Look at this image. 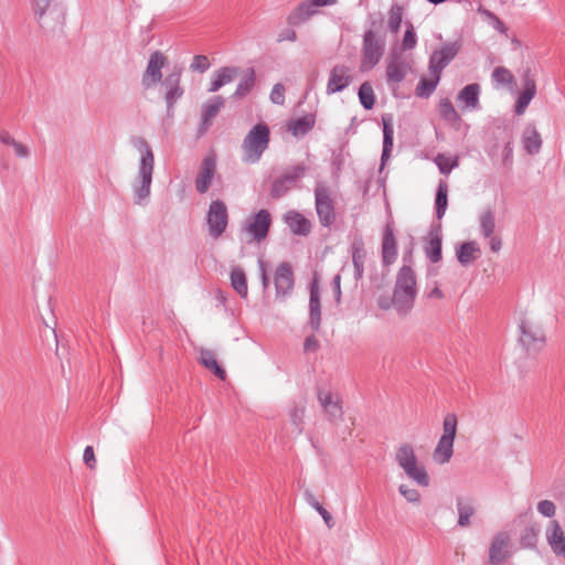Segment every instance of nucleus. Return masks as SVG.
Wrapping results in <instances>:
<instances>
[{
    "mask_svg": "<svg viewBox=\"0 0 565 565\" xmlns=\"http://www.w3.org/2000/svg\"><path fill=\"white\" fill-rule=\"evenodd\" d=\"M501 164L504 168H510L513 163V147L511 142H507L501 153Z\"/></svg>",
    "mask_w": 565,
    "mask_h": 565,
    "instance_id": "680f3d73",
    "label": "nucleus"
},
{
    "mask_svg": "<svg viewBox=\"0 0 565 565\" xmlns=\"http://www.w3.org/2000/svg\"><path fill=\"white\" fill-rule=\"evenodd\" d=\"M456 508L458 513L457 524L459 527H468L471 525V518L476 513V507L471 498L458 497L456 499Z\"/></svg>",
    "mask_w": 565,
    "mask_h": 565,
    "instance_id": "393cba45",
    "label": "nucleus"
},
{
    "mask_svg": "<svg viewBox=\"0 0 565 565\" xmlns=\"http://www.w3.org/2000/svg\"><path fill=\"white\" fill-rule=\"evenodd\" d=\"M181 73L174 72L168 75L162 82L164 87V99L168 108L173 107L175 102L183 95V89L180 86Z\"/></svg>",
    "mask_w": 565,
    "mask_h": 565,
    "instance_id": "4be33fe9",
    "label": "nucleus"
},
{
    "mask_svg": "<svg viewBox=\"0 0 565 565\" xmlns=\"http://www.w3.org/2000/svg\"><path fill=\"white\" fill-rule=\"evenodd\" d=\"M0 141L6 146L12 147L14 154L18 158H28L30 154L29 148L20 141L15 140L7 130L0 131Z\"/></svg>",
    "mask_w": 565,
    "mask_h": 565,
    "instance_id": "58836bf2",
    "label": "nucleus"
},
{
    "mask_svg": "<svg viewBox=\"0 0 565 565\" xmlns=\"http://www.w3.org/2000/svg\"><path fill=\"white\" fill-rule=\"evenodd\" d=\"M307 502L322 516L329 529L333 527L334 522L332 515L318 502L313 494L306 492Z\"/></svg>",
    "mask_w": 565,
    "mask_h": 565,
    "instance_id": "49530a36",
    "label": "nucleus"
},
{
    "mask_svg": "<svg viewBox=\"0 0 565 565\" xmlns=\"http://www.w3.org/2000/svg\"><path fill=\"white\" fill-rule=\"evenodd\" d=\"M522 143L527 153H537L542 147V139L539 131L534 127L527 126L523 131Z\"/></svg>",
    "mask_w": 565,
    "mask_h": 565,
    "instance_id": "473e14b6",
    "label": "nucleus"
},
{
    "mask_svg": "<svg viewBox=\"0 0 565 565\" xmlns=\"http://www.w3.org/2000/svg\"><path fill=\"white\" fill-rule=\"evenodd\" d=\"M411 71V65L399 54H392L387 58L386 79L390 84H399Z\"/></svg>",
    "mask_w": 565,
    "mask_h": 565,
    "instance_id": "2eb2a0df",
    "label": "nucleus"
},
{
    "mask_svg": "<svg viewBox=\"0 0 565 565\" xmlns=\"http://www.w3.org/2000/svg\"><path fill=\"white\" fill-rule=\"evenodd\" d=\"M224 103L225 100L222 96H214L202 106L201 134H204L209 129L213 118L218 114Z\"/></svg>",
    "mask_w": 565,
    "mask_h": 565,
    "instance_id": "5701e85b",
    "label": "nucleus"
},
{
    "mask_svg": "<svg viewBox=\"0 0 565 565\" xmlns=\"http://www.w3.org/2000/svg\"><path fill=\"white\" fill-rule=\"evenodd\" d=\"M275 287L278 297H285L292 290L294 275L288 263H281L276 269Z\"/></svg>",
    "mask_w": 565,
    "mask_h": 565,
    "instance_id": "aec40b11",
    "label": "nucleus"
},
{
    "mask_svg": "<svg viewBox=\"0 0 565 565\" xmlns=\"http://www.w3.org/2000/svg\"><path fill=\"white\" fill-rule=\"evenodd\" d=\"M448 185L445 181H440L438 184L437 193H436V214L437 218H441L445 215L447 205H448Z\"/></svg>",
    "mask_w": 565,
    "mask_h": 565,
    "instance_id": "ea45409f",
    "label": "nucleus"
},
{
    "mask_svg": "<svg viewBox=\"0 0 565 565\" xmlns=\"http://www.w3.org/2000/svg\"><path fill=\"white\" fill-rule=\"evenodd\" d=\"M190 67L192 71L204 73L210 67V62L205 55H195Z\"/></svg>",
    "mask_w": 565,
    "mask_h": 565,
    "instance_id": "13d9d810",
    "label": "nucleus"
},
{
    "mask_svg": "<svg viewBox=\"0 0 565 565\" xmlns=\"http://www.w3.org/2000/svg\"><path fill=\"white\" fill-rule=\"evenodd\" d=\"M399 493L408 501V502H412V503H418L419 502V499H420V494L419 492L416 490V489H413V488H409L408 486L406 484H401L399 488Z\"/></svg>",
    "mask_w": 565,
    "mask_h": 565,
    "instance_id": "4d7b16f0",
    "label": "nucleus"
},
{
    "mask_svg": "<svg viewBox=\"0 0 565 565\" xmlns=\"http://www.w3.org/2000/svg\"><path fill=\"white\" fill-rule=\"evenodd\" d=\"M315 207L321 226L330 227L337 220L332 192L324 183L315 188Z\"/></svg>",
    "mask_w": 565,
    "mask_h": 565,
    "instance_id": "6e6552de",
    "label": "nucleus"
},
{
    "mask_svg": "<svg viewBox=\"0 0 565 565\" xmlns=\"http://www.w3.org/2000/svg\"><path fill=\"white\" fill-rule=\"evenodd\" d=\"M435 162L439 169V171L443 173V174H449L451 172V170L456 167H458L459 164V161H458V158L455 157V158H451L449 156H446V154H438L436 158H435Z\"/></svg>",
    "mask_w": 565,
    "mask_h": 565,
    "instance_id": "3c124183",
    "label": "nucleus"
},
{
    "mask_svg": "<svg viewBox=\"0 0 565 565\" xmlns=\"http://www.w3.org/2000/svg\"><path fill=\"white\" fill-rule=\"evenodd\" d=\"M395 460L405 475L417 484L423 487H427L429 484L428 473L424 465L419 462L414 447L411 444L405 443L397 447Z\"/></svg>",
    "mask_w": 565,
    "mask_h": 565,
    "instance_id": "20e7f679",
    "label": "nucleus"
},
{
    "mask_svg": "<svg viewBox=\"0 0 565 565\" xmlns=\"http://www.w3.org/2000/svg\"><path fill=\"white\" fill-rule=\"evenodd\" d=\"M417 295L416 276L409 266H403L396 277L393 306L401 315H406L414 306Z\"/></svg>",
    "mask_w": 565,
    "mask_h": 565,
    "instance_id": "f03ea898",
    "label": "nucleus"
},
{
    "mask_svg": "<svg viewBox=\"0 0 565 565\" xmlns=\"http://www.w3.org/2000/svg\"><path fill=\"white\" fill-rule=\"evenodd\" d=\"M231 286L232 288L242 297L247 298L248 287L247 279L244 270L241 267L232 268L231 275Z\"/></svg>",
    "mask_w": 565,
    "mask_h": 565,
    "instance_id": "c9c22d12",
    "label": "nucleus"
},
{
    "mask_svg": "<svg viewBox=\"0 0 565 565\" xmlns=\"http://www.w3.org/2000/svg\"><path fill=\"white\" fill-rule=\"evenodd\" d=\"M352 82L350 68L345 65H335L331 71L327 84V94H335L347 88Z\"/></svg>",
    "mask_w": 565,
    "mask_h": 565,
    "instance_id": "dca6fc26",
    "label": "nucleus"
},
{
    "mask_svg": "<svg viewBox=\"0 0 565 565\" xmlns=\"http://www.w3.org/2000/svg\"><path fill=\"white\" fill-rule=\"evenodd\" d=\"M545 536L552 551L565 559V532L558 521L553 520L550 522Z\"/></svg>",
    "mask_w": 565,
    "mask_h": 565,
    "instance_id": "a211bd4d",
    "label": "nucleus"
},
{
    "mask_svg": "<svg viewBox=\"0 0 565 565\" xmlns=\"http://www.w3.org/2000/svg\"><path fill=\"white\" fill-rule=\"evenodd\" d=\"M519 341L527 352H536L543 348L545 333L539 323L529 319H522L519 324Z\"/></svg>",
    "mask_w": 565,
    "mask_h": 565,
    "instance_id": "9d476101",
    "label": "nucleus"
},
{
    "mask_svg": "<svg viewBox=\"0 0 565 565\" xmlns=\"http://www.w3.org/2000/svg\"><path fill=\"white\" fill-rule=\"evenodd\" d=\"M535 93H536L535 82L526 74V76L524 77V89L520 94V96L516 100V104H515L514 111L516 115H522L525 111L526 107L529 106V104L531 103L533 97L535 96Z\"/></svg>",
    "mask_w": 565,
    "mask_h": 565,
    "instance_id": "bb28decb",
    "label": "nucleus"
},
{
    "mask_svg": "<svg viewBox=\"0 0 565 565\" xmlns=\"http://www.w3.org/2000/svg\"><path fill=\"white\" fill-rule=\"evenodd\" d=\"M438 110L440 117L449 124H456L460 120L457 110L455 109L452 103L448 98H444L440 100Z\"/></svg>",
    "mask_w": 565,
    "mask_h": 565,
    "instance_id": "a19ab883",
    "label": "nucleus"
},
{
    "mask_svg": "<svg viewBox=\"0 0 565 565\" xmlns=\"http://www.w3.org/2000/svg\"><path fill=\"white\" fill-rule=\"evenodd\" d=\"M457 423V416L454 413L447 414L444 418L443 435L433 454L434 460L440 465L448 462L452 457Z\"/></svg>",
    "mask_w": 565,
    "mask_h": 565,
    "instance_id": "0eeeda50",
    "label": "nucleus"
},
{
    "mask_svg": "<svg viewBox=\"0 0 565 565\" xmlns=\"http://www.w3.org/2000/svg\"><path fill=\"white\" fill-rule=\"evenodd\" d=\"M510 536L505 532L498 533L489 548V558L491 563L504 562L508 556Z\"/></svg>",
    "mask_w": 565,
    "mask_h": 565,
    "instance_id": "b1692460",
    "label": "nucleus"
},
{
    "mask_svg": "<svg viewBox=\"0 0 565 565\" xmlns=\"http://www.w3.org/2000/svg\"><path fill=\"white\" fill-rule=\"evenodd\" d=\"M307 171V166L303 163L296 164L289 169H287L280 178L287 181L290 185H295L297 180L305 175Z\"/></svg>",
    "mask_w": 565,
    "mask_h": 565,
    "instance_id": "09e8293b",
    "label": "nucleus"
},
{
    "mask_svg": "<svg viewBox=\"0 0 565 565\" xmlns=\"http://www.w3.org/2000/svg\"><path fill=\"white\" fill-rule=\"evenodd\" d=\"M284 222L295 235L307 236L311 232V222L301 213L290 210L284 214Z\"/></svg>",
    "mask_w": 565,
    "mask_h": 565,
    "instance_id": "412c9836",
    "label": "nucleus"
},
{
    "mask_svg": "<svg viewBox=\"0 0 565 565\" xmlns=\"http://www.w3.org/2000/svg\"><path fill=\"white\" fill-rule=\"evenodd\" d=\"M352 262L355 270V279H360L364 273V262L366 258V252L364 243L361 237L355 238L351 245Z\"/></svg>",
    "mask_w": 565,
    "mask_h": 565,
    "instance_id": "cd10ccee",
    "label": "nucleus"
},
{
    "mask_svg": "<svg viewBox=\"0 0 565 565\" xmlns=\"http://www.w3.org/2000/svg\"><path fill=\"white\" fill-rule=\"evenodd\" d=\"M270 100L274 104L282 105L285 103V87L282 84L277 83L270 92Z\"/></svg>",
    "mask_w": 565,
    "mask_h": 565,
    "instance_id": "bf43d9fd",
    "label": "nucleus"
},
{
    "mask_svg": "<svg viewBox=\"0 0 565 565\" xmlns=\"http://www.w3.org/2000/svg\"><path fill=\"white\" fill-rule=\"evenodd\" d=\"M33 12L43 29L54 30L64 24L65 10L58 0H33Z\"/></svg>",
    "mask_w": 565,
    "mask_h": 565,
    "instance_id": "39448f33",
    "label": "nucleus"
},
{
    "mask_svg": "<svg viewBox=\"0 0 565 565\" xmlns=\"http://www.w3.org/2000/svg\"><path fill=\"white\" fill-rule=\"evenodd\" d=\"M270 131L266 124L255 125L245 136L242 143L243 161L256 163L269 146Z\"/></svg>",
    "mask_w": 565,
    "mask_h": 565,
    "instance_id": "7ed1b4c3",
    "label": "nucleus"
},
{
    "mask_svg": "<svg viewBox=\"0 0 565 565\" xmlns=\"http://www.w3.org/2000/svg\"><path fill=\"white\" fill-rule=\"evenodd\" d=\"M492 79L499 85H512L514 83L513 74L503 66H498L493 70Z\"/></svg>",
    "mask_w": 565,
    "mask_h": 565,
    "instance_id": "864d4df0",
    "label": "nucleus"
},
{
    "mask_svg": "<svg viewBox=\"0 0 565 565\" xmlns=\"http://www.w3.org/2000/svg\"><path fill=\"white\" fill-rule=\"evenodd\" d=\"M537 511L546 516V518H552L555 515V512H556V508H555V504L550 501V500H542L539 502L537 504Z\"/></svg>",
    "mask_w": 565,
    "mask_h": 565,
    "instance_id": "052dcab7",
    "label": "nucleus"
},
{
    "mask_svg": "<svg viewBox=\"0 0 565 565\" xmlns=\"http://www.w3.org/2000/svg\"><path fill=\"white\" fill-rule=\"evenodd\" d=\"M318 401L323 408L328 420L337 422L343 417L342 401L337 393L320 388L318 391Z\"/></svg>",
    "mask_w": 565,
    "mask_h": 565,
    "instance_id": "ddd939ff",
    "label": "nucleus"
},
{
    "mask_svg": "<svg viewBox=\"0 0 565 565\" xmlns=\"http://www.w3.org/2000/svg\"><path fill=\"white\" fill-rule=\"evenodd\" d=\"M495 220L491 210L482 212L480 215V232L484 237L494 235Z\"/></svg>",
    "mask_w": 565,
    "mask_h": 565,
    "instance_id": "37998d69",
    "label": "nucleus"
},
{
    "mask_svg": "<svg viewBox=\"0 0 565 565\" xmlns=\"http://www.w3.org/2000/svg\"><path fill=\"white\" fill-rule=\"evenodd\" d=\"M134 146L140 151V164L138 177L136 178L132 189L136 204H142L150 195V186L152 183V173L154 168V156L148 141L141 137L134 140Z\"/></svg>",
    "mask_w": 565,
    "mask_h": 565,
    "instance_id": "f257e3e1",
    "label": "nucleus"
},
{
    "mask_svg": "<svg viewBox=\"0 0 565 565\" xmlns=\"http://www.w3.org/2000/svg\"><path fill=\"white\" fill-rule=\"evenodd\" d=\"M402 20L403 8L398 4L392 6L388 13V28L391 32L397 33L399 31Z\"/></svg>",
    "mask_w": 565,
    "mask_h": 565,
    "instance_id": "603ef678",
    "label": "nucleus"
},
{
    "mask_svg": "<svg viewBox=\"0 0 565 565\" xmlns=\"http://www.w3.org/2000/svg\"><path fill=\"white\" fill-rule=\"evenodd\" d=\"M310 326L313 330H318L321 323V307H320V298L319 291L316 287H312L310 290Z\"/></svg>",
    "mask_w": 565,
    "mask_h": 565,
    "instance_id": "e433bc0d",
    "label": "nucleus"
},
{
    "mask_svg": "<svg viewBox=\"0 0 565 565\" xmlns=\"http://www.w3.org/2000/svg\"><path fill=\"white\" fill-rule=\"evenodd\" d=\"M318 8L315 7L311 0L301 2L298 7H296L287 18V22L290 25H299L310 19L313 14L317 13Z\"/></svg>",
    "mask_w": 565,
    "mask_h": 565,
    "instance_id": "a878e982",
    "label": "nucleus"
},
{
    "mask_svg": "<svg viewBox=\"0 0 565 565\" xmlns=\"http://www.w3.org/2000/svg\"><path fill=\"white\" fill-rule=\"evenodd\" d=\"M200 352V362L201 364L212 371L215 376H217L220 380H225L226 373L225 371L218 365L216 361L215 353L212 350L201 348L199 350Z\"/></svg>",
    "mask_w": 565,
    "mask_h": 565,
    "instance_id": "2f4dec72",
    "label": "nucleus"
},
{
    "mask_svg": "<svg viewBox=\"0 0 565 565\" xmlns=\"http://www.w3.org/2000/svg\"><path fill=\"white\" fill-rule=\"evenodd\" d=\"M480 249L475 242H467L460 245L457 250V258L461 265H468L477 259Z\"/></svg>",
    "mask_w": 565,
    "mask_h": 565,
    "instance_id": "4c0bfd02",
    "label": "nucleus"
},
{
    "mask_svg": "<svg viewBox=\"0 0 565 565\" xmlns=\"http://www.w3.org/2000/svg\"><path fill=\"white\" fill-rule=\"evenodd\" d=\"M384 53V41L376 33L369 30L363 36V46L361 54V72L372 70L382 58Z\"/></svg>",
    "mask_w": 565,
    "mask_h": 565,
    "instance_id": "1a4fd4ad",
    "label": "nucleus"
},
{
    "mask_svg": "<svg viewBox=\"0 0 565 565\" xmlns=\"http://www.w3.org/2000/svg\"><path fill=\"white\" fill-rule=\"evenodd\" d=\"M291 188L292 185L279 177L274 181L270 194L273 198L279 199L285 195Z\"/></svg>",
    "mask_w": 565,
    "mask_h": 565,
    "instance_id": "5fc2aeb1",
    "label": "nucleus"
},
{
    "mask_svg": "<svg viewBox=\"0 0 565 565\" xmlns=\"http://www.w3.org/2000/svg\"><path fill=\"white\" fill-rule=\"evenodd\" d=\"M383 122V150H382V162L388 159L391 150L393 148V136L394 129L392 125V118L390 115L382 117Z\"/></svg>",
    "mask_w": 565,
    "mask_h": 565,
    "instance_id": "f704fd0d",
    "label": "nucleus"
},
{
    "mask_svg": "<svg viewBox=\"0 0 565 565\" xmlns=\"http://www.w3.org/2000/svg\"><path fill=\"white\" fill-rule=\"evenodd\" d=\"M460 49L461 44L458 41L444 44L430 55L428 70H434L441 74L443 70L455 58Z\"/></svg>",
    "mask_w": 565,
    "mask_h": 565,
    "instance_id": "f8f14e48",
    "label": "nucleus"
},
{
    "mask_svg": "<svg viewBox=\"0 0 565 565\" xmlns=\"http://www.w3.org/2000/svg\"><path fill=\"white\" fill-rule=\"evenodd\" d=\"M206 223L211 237L218 238L223 235L228 224V212L223 201L215 200L211 202L206 215Z\"/></svg>",
    "mask_w": 565,
    "mask_h": 565,
    "instance_id": "9b49d317",
    "label": "nucleus"
},
{
    "mask_svg": "<svg viewBox=\"0 0 565 565\" xmlns=\"http://www.w3.org/2000/svg\"><path fill=\"white\" fill-rule=\"evenodd\" d=\"M237 73L236 67H221L214 73L209 92H217L223 85L233 82Z\"/></svg>",
    "mask_w": 565,
    "mask_h": 565,
    "instance_id": "c85d7f7f",
    "label": "nucleus"
},
{
    "mask_svg": "<svg viewBox=\"0 0 565 565\" xmlns=\"http://www.w3.org/2000/svg\"><path fill=\"white\" fill-rule=\"evenodd\" d=\"M255 73L254 70H249L248 73L241 79L236 90L233 94L234 98H242L246 96L254 87Z\"/></svg>",
    "mask_w": 565,
    "mask_h": 565,
    "instance_id": "c03bdc74",
    "label": "nucleus"
},
{
    "mask_svg": "<svg viewBox=\"0 0 565 565\" xmlns=\"http://www.w3.org/2000/svg\"><path fill=\"white\" fill-rule=\"evenodd\" d=\"M333 289H334V296L337 302H340L341 299V275L338 274L333 277L332 280Z\"/></svg>",
    "mask_w": 565,
    "mask_h": 565,
    "instance_id": "69168bd1",
    "label": "nucleus"
},
{
    "mask_svg": "<svg viewBox=\"0 0 565 565\" xmlns=\"http://www.w3.org/2000/svg\"><path fill=\"white\" fill-rule=\"evenodd\" d=\"M166 64V57L161 52H153L150 55L146 72L142 77L145 87L149 88L161 81V68Z\"/></svg>",
    "mask_w": 565,
    "mask_h": 565,
    "instance_id": "f3484780",
    "label": "nucleus"
},
{
    "mask_svg": "<svg viewBox=\"0 0 565 565\" xmlns=\"http://www.w3.org/2000/svg\"><path fill=\"white\" fill-rule=\"evenodd\" d=\"M417 44V36L414 31V26L412 23H408V28L404 34L403 41H402V49L404 51L412 50Z\"/></svg>",
    "mask_w": 565,
    "mask_h": 565,
    "instance_id": "6e6d98bb",
    "label": "nucleus"
},
{
    "mask_svg": "<svg viewBox=\"0 0 565 565\" xmlns=\"http://www.w3.org/2000/svg\"><path fill=\"white\" fill-rule=\"evenodd\" d=\"M216 172V159L214 154L206 156L200 166L199 173L195 179V189L199 193L207 192L214 174Z\"/></svg>",
    "mask_w": 565,
    "mask_h": 565,
    "instance_id": "4468645a",
    "label": "nucleus"
},
{
    "mask_svg": "<svg viewBox=\"0 0 565 565\" xmlns=\"http://www.w3.org/2000/svg\"><path fill=\"white\" fill-rule=\"evenodd\" d=\"M441 74L434 70H429V77L420 78L416 87V95L419 97H429L436 89Z\"/></svg>",
    "mask_w": 565,
    "mask_h": 565,
    "instance_id": "72a5a7b5",
    "label": "nucleus"
},
{
    "mask_svg": "<svg viewBox=\"0 0 565 565\" xmlns=\"http://www.w3.org/2000/svg\"><path fill=\"white\" fill-rule=\"evenodd\" d=\"M320 344L318 339L315 335L307 337L303 343L305 352H316L318 351Z\"/></svg>",
    "mask_w": 565,
    "mask_h": 565,
    "instance_id": "e2e57ef3",
    "label": "nucleus"
},
{
    "mask_svg": "<svg viewBox=\"0 0 565 565\" xmlns=\"http://www.w3.org/2000/svg\"><path fill=\"white\" fill-rule=\"evenodd\" d=\"M425 252L430 262L438 263L441 259V238L438 235L431 237Z\"/></svg>",
    "mask_w": 565,
    "mask_h": 565,
    "instance_id": "8fccbe9b",
    "label": "nucleus"
},
{
    "mask_svg": "<svg viewBox=\"0 0 565 565\" xmlns=\"http://www.w3.org/2000/svg\"><path fill=\"white\" fill-rule=\"evenodd\" d=\"M397 244L394 236L393 223L388 222L383 232L382 238V259L383 264L388 266L396 260Z\"/></svg>",
    "mask_w": 565,
    "mask_h": 565,
    "instance_id": "6ab92c4d",
    "label": "nucleus"
},
{
    "mask_svg": "<svg viewBox=\"0 0 565 565\" xmlns=\"http://www.w3.org/2000/svg\"><path fill=\"white\" fill-rule=\"evenodd\" d=\"M313 126L315 117L311 115L291 119L287 124L288 131H290L295 137H302L307 135Z\"/></svg>",
    "mask_w": 565,
    "mask_h": 565,
    "instance_id": "7c9ffc66",
    "label": "nucleus"
},
{
    "mask_svg": "<svg viewBox=\"0 0 565 565\" xmlns=\"http://www.w3.org/2000/svg\"><path fill=\"white\" fill-rule=\"evenodd\" d=\"M359 99L361 105L370 110L374 107L375 104V95L373 92V87L369 82L362 83L359 88Z\"/></svg>",
    "mask_w": 565,
    "mask_h": 565,
    "instance_id": "79ce46f5",
    "label": "nucleus"
},
{
    "mask_svg": "<svg viewBox=\"0 0 565 565\" xmlns=\"http://www.w3.org/2000/svg\"><path fill=\"white\" fill-rule=\"evenodd\" d=\"M488 238L490 239V242H489L490 249L493 253H498L501 249V245H502L500 237L492 235L491 237H488Z\"/></svg>",
    "mask_w": 565,
    "mask_h": 565,
    "instance_id": "774afa93",
    "label": "nucleus"
},
{
    "mask_svg": "<svg viewBox=\"0 0 565 565\" xmlns=\"http://www.w3.org/2000/svg\"><path fill=\"white\" fill-rule=\"evenodd\" d=\"M83 459H84V462L89 467V468H94L95 465H96V459H95V454H94V449L92 446H87L85 449H84V455H83Z\"/></svg>",
    "mask_w": 565,
    "mask_h": 565,
    "instance_id": "0e129e2a",
    "label": "nucleus"
},
{
    "mask_svg": "<svg viewBox=\"0 0 565 565\" xmlns=\"http://www.w3.org/2000/svg\"><path fill=\"white\" fill-rule=\"evenodd\" d=\"M270 225L271 215L267 210L263 209L244 221L241 227V235L245 237V242L248 244L260 243L268 236Z\"/></svg>",
    "mask_w": 565,
    "mask_h": 565,
    "instance_id": "423d86ee",
    "label": "nucleus"
},
{
    "mask_svg": "<svg viewBox=\"0 0 565 565\" xmlns=\"http://www.w3.org/2000/svg\"><path fill=\"white\" fill-rule=\"evenodd\" d=\"M479 84H469L465 86L458 94V100L462 103L467 108L478 109L479 108Z\"/></svg>",
    "mask_w": 565,
    "mask_h": 565,
    "instance_id": "c756f323",
    "label": "nucleus"
},
{
    "mask_svg": "<svg viewBox=\"0 0 565 565\" xmlns=\"http://www.w3.org/2000/svg\"><path fill=\"white\" fill-rule=\"evenodd\" d=\"M307 171V166L303 163L296 164L289 169H287L280 178L287 181L290 185H295L297 180L305 175Z\"/></svg>",
    "mask_w": 565,
    "mask_h": 565,
    "instance_id": "de8ad7c7",
    "label": "nucleus"
},
{
    "mask_svg": "<svg viewBox=\"0 0 565 565\" xmlns=\"http://www.w3.org/2000/svg\"><path fill=\"white\" fill-rule=\"evenodd\" d=\"M306 413V406L303 404L295 405L289 411L290 422L294 425L298 434L303 430V418Z\"/></svg>",
    "mask_w": 565,
    "mask_h": 565,
    "instance_id": "a18cd8bd",
    "label": "nucleus"
},
{
    "mask_svg": "<svg viewBox=\"0 0 565 565\" xmlns=\"http://www.w3.org/2000/svg\"><path fill=\"white\" fill-rule=\"evenodd\" d=\"M297 40V34L294 30H287L285 33L279 34L278 41H290L295 42Z\"/></svg>",
    "mask_w": 565,
    "mask_h": 565,
    "instance_id": "338daca9",
    "label": "nucleus"
}]
</instances>
